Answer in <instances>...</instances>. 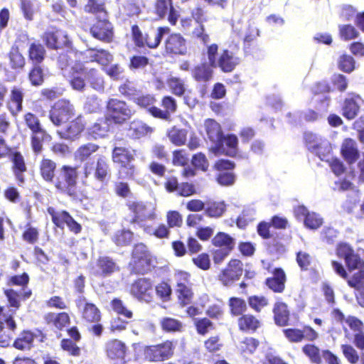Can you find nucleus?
I'll return each instance as SVG.
<instances>
[{
	"label": "nucleus",
	"instance_id": "obj_1",
	"mask_svg": "<svg viewBox=\"0 0 364 364\" xmlns=\"http://www.w3.org/2000/svg\"><path fill=\"white\" fill-rule=\"evenodd\" d=\"M207 58L211 66L219 68L224 73L232 72L240 63V58L233 51L224 49L219 54L216 43L207 46Z\"/></svg>",
	"mask_w": 364,
	"mask_h": 364
},
{
	"label": "nucleus",
	"instance_id": "obj_2",
	"mask_svg": "<svg viewBox=\"0 0 364 364\" xmlns=\"http://www.w3.org/2000/svg\"><path fill=\"white\" fill-rule=\"evenodd\" d=\"M139 151L125 147H115L112 151V161L120 166L119 178H132L136 172V168L132 161L139 154Z\"/></svg>",
	"mask_w": 364,
	"mask_h": 364
},
{
	"label": "nucleus",
	"instance_id": "obj_3",
	"mask_svg": "<svg viewBox=\"0 0 364 364\" xmlns=\"http://www.w3.org/2000/svg\"><path fill=\"white\" fill-rule=\"evenodd\" d=\"M77 168L63 166L58 176L53 181L55 188L60 193L67 194L73 198L77 197Z\"/></svg>",
	"mask_w": 364,
	"mask_h": 364
},
{
	"label": "nucleus",
	"instance_id": "obj_4",
	"mask_svg": "<svg viewBox=\"0 0 364 364\" xmlns=\"http://www.w3.org/2000/svg\"><path fill=\"white\" fill-rule=\"evenodd\" d=\"M304 140L308 149L316 154L321 161L331 159V146L329 141L311 132L304 133Z\"/></svg>",
	"mask_w": 364,
	"mask_h": 364
},
{
	"label": "nucleus",
	"instance_id": "obj_5",
	"mask_svg": "<svg viewBox=\"0 0 364 364\" xmlns=\"http://www.w3.org/2000/svg\"><path fill=\"white\" fill-rule=\"evenodd\" d=\"M107 119H112L116 124L124 123L134 114V111L125 102L117 99H110L107 102Z\"/></svg>",
	"mask_w": 364,
	"mask_h": 364
},
{
	"label": "nucleus",
	"instance_id": "obj_6",
	"mask_svg": "<svg viewBox=\"0 0 364 364\" xmlns=\"http://www.w3.org/2000/svg\"><path fill=\"white\" fill-rule=\"evenodd\" d=\"M105 350L107 357L114 364H127L130 361L128 358V347L120 340L108 341L105 344Z\"/></svg>",
	"mask_w": 364,
	"mask_h": 364
},
{
	"label": "nucleus",
	"instance_id": "obj_7",
	"mask_svg": "<svg viewBox=\"0 0 364 364\" xmlns=\"http://www.w3.org/2000/svg\"><path fill=\"white\" fill-rule=\"evenodd\" d=\"M127 205L134 215L131 220L132 223L141 224L146 220L156 219L155 208L151 203H145L142 201H129Z\"/></svg>",
	"mask_w": 364,
	"mask_h": 364
},
{
	"label": "nucleus",
	"instance_id": "obj_8",
	"mask_svg": "<svg viewBox=\"0 0 364 364\" xmlns=\"http://www.w3.org/2000/svg\"><path fill=\"white\" fill-rule=\"evenodd\" d=\"M173 342L166 341L158 345L146 347L144 357L146 360L151 362H161L169 359L173 355Z\"/></svg>",
	"mask_w": 364,
	"mask_h": 364
},
{
	"label": "nucleus",
	"instance_id": "obj_9",
	"mask_svg": "<svg viewBox=\"0 0 364 364\" xmlns=\"http://www.w3.org/2000/svg\"><path fill=\"white\" fill-rule=\"evenodd\" d=\"M83 170L86 179L93 175L94 178L100 183L101 187L105 183L109 173V164L105 156H100L95 166L93 163L86 162L83 166Z\"/></svg>",
	"mask_w": 364,
	"mask_h": 364
},
{
	"label": "nucleus",
	"instance_id": "obj_10",
	"mask_svg": "<svg viewBox=\"0 0 364 364\" xmlns=\"http://www.w3.org/2000/svg\"><path fill=\"white\" fill-rule=\"evenodd\" d=\"M130 294L141 302L150 303L154 298V288L151 281L146 278H140L131 286Z\"/></svg>",
	"mask_w": 364,
	"mask_h": 364
},
{
	"label": "nucleus",
	"instance_id": "obj_11",
	"mask_svg": "<svg viewBox=\"0 0 364 364\" xmlns=\"http://www.w3.org/2000/svg\"><path fill=\"white\" fill-rule=\"evenodd\" d=\"M204 127L209 139L215 144L214 146L210 148V151L215 156L220 155L224 152L223 132L220 125L215 120L208 119L204 122Z\"/></svg>",
	"mask_w": 364,
	"mask_h": 364
},
{
	"label": "nucleus",
	"instance_id": "obj_12",
	"mask_svg": "<svg viewBox=\"0 0 364 364\" xmlns=\"http://www.w3.org/2000/svg\"><path fill=\"white\" fill-rule=\"evenodd\" d=\"M73 112V107L69 101L60 100L56 102L53 107L50 119L54 124L60 125L71 118L74 114Z\"/></svg>",
	"mask_w": 364,
	"mask_h": 364
},
{
	"label": "nucleus",
	"instance_id": "obj_13",
	"mask_svg": "<svg viewBox=\"0 0 364 364\" xmlns=\"http://www.w3.org/2000/svg\"><path fill=\"white\" fill-rule=\"evenodd\" d=\"M337 255L343 258L350 272L355 270V269L364 268V262L360 256L355 253L353 248L346 243H341L337 247Z\"/></svg>",
	"mask_w": 364,
	"mask_h": 364
},
{
	"label": "nucleus",
	"instance_id": "obj_14",
	"mask_svg": "<svg viewBox=\"0 0 364 364\" xmlns=\"http://www.w3.org/2000/svg\"><path fill=\"white\" fill-rule=\"evenodd\" d=\"M151 262V255L147 247L143 243L136 245L132 252V263L135 270L139 273L146 272L149 269Z\"/></svg>",
	"mask_w": 364,
	"mask_h": 364
},
{
	"label": "nucleus",
	"instance_id": "obj_15",
	"mask_svg": "<svg viewBox=\"0 0 364 364\" xmlns=\"http://www.w3.org/2000/svg\"><path fill=\"white\" fill-rule=\"evenodd\" d=\"M242 263L238 259H231L221 272L219 279L225 286H230L242 274Z\"/></svg>",
	"mask_w": 364,
	"mask_h": 364
},
{
	"label": "nucleus",
	"instance_id": "obj_16",
	"mask_svg": "<svg viewBox=\"0 0 364 364\" xmlns=\"http://www.w3.org/2000/svg\"><path fill=\"white\" fill-rule=\"evenodd\" d=\"M112 60V55L104 49L88 48L82 52V63L96 62L107 67Z\"/></svg>",
	"mask_w": 364,
	"mask_h": 364
},
{
	"label": "nucleus",
	"instance_id": "obj_17",
	"mask_svg": "<svg viewBox=\"0 0 364 364\" xmlns=\"http://www.w3.org/2000/svg\"><path fill=\"white\" fill-rule=\"evenodd\" d=\"M47 46L53 49L61 48L69 44L67 33L62 30H48L43 36Z\"/></svg>",
	"mask_w": 364,
	"mask_h": 364
},
{
	"label": "nucleus",
	"instance_id": "obj_18",
	"mask_svg": "<svg viewBox=\"0 0 364 364\" xmlns=\"http://www.w3.org/2000/svg\"><path fill=\"white\" fill-rule=\"evenodd\" d=\"M49 213L52 215L53 223L58 228H63L66 224L70 231L75 234L81 231V225L77 223L66 211L54 213L53 210L48 209Z\"/></svg>",
	"mask_w": 364,
	"mask_h": 364
},
{
	"label": "nucleus",
	"instance_id": "obj_19",
	"mask_svg": "<svg viewBox=\"0 0 364 364\" xmlns=\"http://www.w3.org/2000/svg\"><path fill=\"white\" fill-rule=\"evenodd\" d=\"M166 51L168 53L183 55L186 53L185 38L178 33H172L165 41Z\"/></svg>",
	"mask_w": 364,
	"mask_h": 364
},
{
	"label": "nucleus",
	"instance_id": "obj_20",
	"mask_svg": "<svg viewBox=\"0 0 364 364\" xmlns=\"http://www.w3.org/2000/svg\"><path fill=\"white\" fill-rule=\"evenodd\" d=\"M78 309H82V318L88 322H97L100 319V312L97 307L86 301L84 297H80L76 301Z\"/></svg>",
	"mask_w": 364,
	"mask_h": 364
},
{
	"label": "nucleus",
	"instance_id": "obj_21",
	"mask_svg": "<svg viewBox=\"0 0 364 364\" xmlns=\"http://www.w3.org/2000/svg\"><path fill=\"white\" fill-rule=\"evenodd\" d=\"M162 106L166 109L165 111L156 107H151L149 108V113L155 117L162 119H168L170 114L175 112L177 108L175 99L171 96H166L163 98Z\"/></svg>",
	"mask_w": 364,
	"mask_h": 364
},
{
	"label": "nucleus",
	"instance_id": "obj_22",
	"mask_svg": "<svg viewBox=\"0 0 364 364\" xmlns=\"http://www.w3.org/2000/svg\"><path fill=\"white\" fill-rule=\"evenodd\" d=\"M92 36L98 40L109 42L113 37L112 24L107 21H99L90 29Z\"/></svg>",
	"mask_w": 364,
	"mask_h": 364
},
{
	"label": "nucleus",
	"instance_id": "obj_23",
	"mask_svg": "<svg viewBox=\"0 0 364 364\" xmlns=\"http://www.w3.org/2000/svg\"><path fill=\"white\" fill-rule=\"evenodd\" d=\"M361 98L358 95H349L343 102L342 114L348 119H354L358 114Z\"/></svg>",
	"mask_w": 364,
	"mask_h": 364
},
{
	"label": "nucleus",
	"instance_id": "obj_24",
	"mask_svg": "<svg viewBox=\"0 0 364 364\" xmlns=\"http://www.w3.org/2000/svg\"><path fill=\"white\" fill-rule=\"evenodd\" d=\"M156 10L157 14L161 18H164L168 15V20L172 24L175 25L177 22L179 14L176 11L171 0H158L156 5Z\"/></svg>",
	"mask_w": 364,
	"mask_h": 364
},
{
	"label": "nucleus",
	"instance_id": "obj_25",
	"mask_svg": "<svg viewBox=\"0 0 364 364\" xmlns=\"http://www.w3.org/2000/svg\"><path fill=\"white\" fill-rule=\"evenodd\" d=\"M342 156L348 164L355 162L360 157V151L356 141L352 139H346L341 145Z\"/></svg>",
	"mask_w": 364,
	"mask_h": 364
},
{
	"label": "nucleus",
	"instance_id": "obj_26",
	"mask_svg": "<svg viewBox=\"0 0 364 364\" xmlns=\"http://www.w3.org/2000/svg\"><path fill=\"white\" fill-rule=\"evenodd\" d=\"M73 71L72 78L70 83L73 89L77 91H82L85 87V82L81 75L85 76V68L82 63H76L72 66Z\"/></svg>",
	"mask_w": 364,
	"mask_h": 364
},
{
	"label": "nucleus",
	"instance_id": "obj_27",
	"mask_svg": "<svg viewBox=\"0 0 364 364\" xmlns=\"http://www.w3.org/2000/svg\"><path fill=\"white\" fill-rule=\"evenodd\" d=\"M286 275L282 269L274 270L273 277L266 280L267 287L275 292H282L284 289Z\"/></svg>",
	"mask_w": 364,
	"mask_h": 364
},
{
	"label": "nucleus",
	"instance_id": "obj_28",
	"mask_svg": "<svg viewBox=\"0 0 364 364\" xmlns=\"http://www.w3.org/2000/svg\"><path fill=\"white\" fill-rule=\"evenodd\" d=\"M316 102H318L316 109L318 112L309 110L305 114V119L306 121H314L318 119V117L327 111L329 105V98L326 95H317L315 98Z\"/></svg>",
	"mask_w": 364,
	"mask_h": 364
},
{
	"label": "nucleus",
	"instance_id": "obj_29",
	"mask_svg": "<svg viewBox=\"0 0 364 364\" xmlns=\"http://www.w3.org/2000/svg\"><path fill=\"white\" fill-rule=\"evenodd\" d=\"M23 98V92L18 88L14 87L11 92L10 99L7 105L8 109L13 116L17 115L22 111Z\"/></svg>",
	"mask_w": 364,
	"mask_h": 364
},
{
	"label": "nucleus",
	"instance_id": "obj_30",
	"mask_svg": "<svg viewBox=\"0 0 364 364\" xmlns=\"http://www.w3.org/2000/svg\"><path fill=\"white\" fill-rule=\"evenodd\" d=\"M85 128L83 121L81 117H77L72 121L68 128L64 132H58L62 138L66 139H73L77 137Z\"/></svg>",
	"mask_w": 364,
	"mask_h": 364
},
{
	"label": "nucleus",
	"instance_id": "obj_31",
	"mask_svg": "<svg viewBox=\"0 0 364 364\" xmlns=\"http://www.w3.org/2000/svg\"><path fill=\"white\" fill-rule=\"evenodd\" d=\"M56 164L49 159L43 158L39 164V171L41 177L47 182H53Z\"/></svg>",
	"mask_w": 364,
	"mask_h": 364
},
{
	"label": "nucleus",
	"instance_id": "obj_32",
	"mask_svg": "<svg viewBox=\"0 0 364 364\" xmlns=\"http://www.w3.org/2000/svg\"><path fill=\"white\" fill-rule=\"evenodd\" d=\"M11 306L18 309L20 306V299H28L31 295L28 289H22L19 292L14 289H6L4 291Z\"/></svg>",
	"mask_w": 364,
	"mask_h": 364
},
{
	"label": "nucleus",
	"instance_id": "obj_33",
	"mask_svg": "<svg viewBox=\"0 0 364 364\" xmlns=\"http://www.w3.org/2000/svg\"><path fill=\"white\" fill-rule=\"evenodd\" d=\"M109 126L108 119H101L88 129V133L95 139L103 138L108 133Z\"/></svg>",
	"mask_w": 364,
	"mask_h": 364
},
{
	"label": "nucleus",
	"instance_id": "obj_34",
	"mask_svg": "<svg viewBox=\"0 0 364 364\" xmlns=\"http://www.w3.org/2000/svg\"><path fill=\"white\" fill-rule=\"evenodd\" d=\"M168 27H159L156 30H151L145 37V45L150 48H155L159 45L164 34L168 33Z\"/></svg>",
	"mask_w": 364,
	"mask_h": 364
},
{
	"label": "nucleus",
	"instance_id": "obj_35",
	"mask_svg": "<svg viewBox=\"0 0 364 364\" xmlns=\"http://www.w3.org/2000/svg\"><path fill=\"white\" fill-rule=\"evenodd\" d=\"M97 269L93 273L97 275H108L117 269V265L113 260L108 257H101L98 259Z\"/></svg>",
	"mask_w": 364,
	"mask_h": 364
},
{
	"label": "nucleus",
	"instance_id": "obj_36",
	"mask_svg": "<svg viewBox=\"0 0 364 364\" xmlns=\"http://www.w3.org/2000/svg\"><path fill=\"white\" fill-rule=\"evenodd\" d=\"M213 68L209 62L208 64L202 63L193 69V77L198 82H208L213 77Z\"/></svg>",
	"mask_w": 364,
	"mask_h": 364
},
{
	"label": "nucleus",
	"instance_id": "obj_37",
	"mask_svg": "<svg viewBox=\"0 0 364 364\" xmlns=\"http://www.w3.org/2000/svg\"><path fill=\"white\" fill-rule=\"evenodd\" d=\"M50 139V135L43 129L31 132V147L36 154L42 151L43 141Z\"/></svg>",
	"mask_w": 364,
	"mask_h": 364
},
{
	"label": "nucleus",
	"instance_id": "obj_38",
	"mask_svg": "<svg viewBox=\"0 0 364 364\" xmlns=\"http://www.w3.org/2000/svg\"><path fill=\"white\" fill-rule=\"evenodd\" d=\"M21 10L24 18L31 21L33 20L34 16L38 13L40 4L36 0H21Z\"/></svg>",
	"mask_w": 364,
	"mask_h": 364
},
{
	"label": "nucleus",
	"instance_id": "obj_39",
	"mask_svg": "<svg viewBox=\"0 0 364 364\" xmlns=\"http://www.w3.org/2000/svg\"><path fill=\"white\" fill-rule=\"evenodd\" d=\"M152 129L141 121L134 120L131 122L128 130V135L132 138L139 139L149 133Z\"/></svg>",
	"mask_w": 364,
	"mask_h": 364
},
{
	"label": "nucleus",
	"instance_id": "obj_40",
	"mask_svg": "<svg viewBox=\"0 0 364 364\" xmlns=\"http://www.w3.org/2000/svg\"><path fill=\"white\" fill-rule=\"evenodd\" d=\"M275 323L279 326H285L289 320L287 306L283 302H277L273 309Z\"/></svg>",
	"mask_w": 364,
	"mask_h": 364
},
{
	"label": "nucleus",
	"instance_id": "obj_41",
	"mask_svg": "<svg viewBox=\"0 0 364 364\" xmlns=\"http://www.w3.org/2000/svg\"><path fill=\"white\" fill-rule=\"evenodd\" d=\"M73 58H75L76 61L82 62V52L70 50L66 53H61L58 60L59 67L62 70L65 69L66 67L72 64Z\"/></svg>",
	"mask_w": 364,
	"mask_h": 364
},
{
	"label": "nucleus",
	"instance_id": "obj_42",
	"mask_svg": "<svg viewBox=\"0 0 364 364\" xmlns=\"http://www.w3.org/2000/svg\"><path fill=\"white\" fill-rule=\"evenodd\" d=\"M85 77L91 87L97 91L104 90V80L98 71L95 69L87 70L85 68Z\"/></svg>",
	"mask_w": 364,
	"mask_h": 364
},
{
	"label": "nucleus",
	"instance_id": "obj_43",
	"mask_svg": "<svg viewBox=\"0 0 364 364\" xmlns=\"http://www.w3.org/2000/svg\"><path fill=\"white\" fill-rule=\"evenodd\" d=\"M36 336L31 331H23L14 343V346L18 350H29Z\"/></svg>",
	"mask_w": 364,
	"mask_h": 364
},
{
	"label": "nucleus",
	"instance_id": "obj_44",
	"mask_svg": "<svg viewBox=\"0 0 364 364\" xmlns=\"http://www.w3.org/2000/svg\"><path fill=\"white\" fill-rule=\"evenodd\" d=\"M99 149V146L93 143H87L80 146L75 152V158L80 161H84Z\"/></svg>",
	"mask_w": 364,
	"mask_h": 364
},
{
	"label": "nucleus",
	"instance_id": "obj_45",
	"mask_svg": "<svg viewBox=\"0 0 364 364\" xmlns=\"http://www.w3.org/2000/svg\"><path fill=\"white\" fill-rule=\"evenodd\" d=\"M259 346V341L254 338H245L238 344V350L244 357L252 355Z\"/></svg>",
	"mask_w": 364,
	"mask_h": 364
},
{
	"label": "nucleus",
	"instance_id": "obj_46",
	"mask_svg": "<svg viewBox=\"0 0 364 364\" xmlns=\"http://www.w3.org/2000/svg\"><path fill=\"white\" fill-rule=\"evenodd\" d=\"M10 66L12 69H22L25 65V58L17 46H13L8 54Z\"/></svg>",
	"mask_w": 364,
	"mask_h": 364
},
{
	"label": "nucleus",
	"instance_id": "obj_47",
	"mask_svg": "<svg viewBox=\"0 0 364 364\" xmlns=\"http://www.w3.org/2000/svg\"><path fill=\"white\" fill-rule=\"evenodd\" d=\"M212 242L216 247H223V249L228 250H232L235 245L234 238L225 232H218L213 237Z\"/></svg>",
	"mask_w": 364,
	"mask_h": 364
},
{
	"label": "nucleus",
	"instance_id": "obj_48",
	"mask_svg": "<svg viewBox=\"0 0 364 364\" xmlns=\"http://www.w3.org/2000/svg\"><path fill=\"white\" fill-rule=\"evenodd\" d=\"M187 131L173 127L168 134L170 141L176 146L183 145L186 141Z\"/></svg>",
	"mask_w": 364,
	"mask_h": 364
},
{
	"label": "nucleus",
	"instance_id": "obj_49",
	"mask_svg": "<svg viewBox=\"0 0 364 364\" xmlns=\"http://www.w3.org/2000/svg\"><path fill=\"white\" fill-rule=\"evenodd\" d=\"M167 84L171 92L177 96H182L187 90L184 81L178 77H170Z\"/></svg>",
	"mask_w": 364,
	"mask_h": 364
},
{
	"label": "nucleus",
	"instance_id": "obj_50",
	"mask_svg": "<svg viewBox=\"0 0 364 364\" xmlns=\"http://www.w3.org/2000/svg\"><path fill=\"white\" fill-rule=\"evenodd\" d=\"M161 328L166 332H179L183 328L182 323L173 318L165 317L161 321Z\"/></svg>",
	"mask_w": 364,
	"mask_h": 364
},
{
	"label": "nucleus",
	"instance_id": "obj_51",
	"mask_svg": "<svg viewBox=\"0 0 364 364\" xmlns=\"http://www.w3.org/2000/svg\"><path fill=\"white\" fill-rule=\"evenodd\" d=\"M176 294L180 304L182 306H185L191 303L193 298V292L191 286L180 284L178 287H176Z\"/></svg>",
	"mask_w": 364,
	"mask_h": 364
},
{
	"label": "nucleus",
	"instance_id": "obj_52",
	"mask_svg": "<svg viewBox=\"0 0 364 364\" xmlns=\"http://www.w3.org/2000/svg\"><path fill=\"white\" fill-rule=\"evenodd\" d=\"M29 58L36 64L43 61L45 56V48L41 44L32 43L29 48Z\"/></svg>",
	"mask_w": 364,
	"mask_h": 364
},
{
	"label": "nucleus",
	"instance_id": "obj_53",
	"mask_svg": "<svg viewBox=\"0 0 364 364\" xmlns=\"http://www.w3.org/2000/svg\"><path fill=\"white\" fill-rule=\"evenodd\" d=\"M238 324L241 330H256L259 325V321L252 315H245L242 316Z\"/></svg>",
	"mask_w": 364,
	"mask_h": 364
},
{
	"label": "nucleus",
	"instance_id": "obj_54",
	"mask_svg": "<svg viewBox=\"0 0 364 364\" xmlns=\"http://www.w3.org/2000/svg\"><path fill=\"white\" fill-rule=\"evenodd\" d=\"M255 210L253 208H246L237 219V225L240 228H245L247 224L255 219Z\"/></svg>",
	"mask_w": 364,
	"mask_h": 364
},
{
	"label": "nucleus",
	"instance_id": "obj_55",
	"mask_svg": "<svg viewBox=\"0 0 364 364\" xmlns=\"http://www.w3.org/2000/svg\"><path fill=\"white\" fill-rule=\"evenodd\" d=\"M226 209L224 202H213L208 205L205 213L209 217L219 218L223 215Z\"/></svg>",
	"mask_w": 364,
	"mask_h": 364
},
{
	"label": "nucleus",
	"instance_id": "obj_56",
	"mask_svg": "<svg viewBox=\"0 0 364 364\" xmlns=\"http://www.w3.org/2000/svg\"><path fill=\"white\" fill-rule=\"evenodd\" d=\"M133 238V232L130 230H122L117 231L113 236V241L117 245H127L131 242Z\"/></svg>",
	"mask_w": 364,
	"mask_h": 364
},
{
	"label": "nucleus",
	"instance_id": "obj_57",
	"mask_svg": "<svg viewBox=\"0 0 364 364\" xmlns=\"http://www.w3.org/2000/svg\"><path fill=\"white\" fill-rule=\"evenodd\" d=\"M323 218L315 212H310L304 221L305 227L311 230H316L323 224Z\"/></svg>",
	"mask_w": 364,
	"mask_h": 364
},
{
	"label": "nucleus",
	"instance_id": "obj_58",
	"mask_svg": "<svg viewBox=\"0 0 364 364\" xmlns=\"http://www.w3.org/2000/svg\"><path fill=\"white\" fill-rule=\"evenodd\" d=\"M339 33L341 38L345 41L354 39L359 35V32L355 29V28L350 24L340 25Z\"/></svg>",
	"mask_w": 364,
	"mask_h": 364
},
{
	"label": "nucleus",
	"instance_id": "obj_59",
	"mask_svg": "<svg viewBox=\"0 0 364 364\" xmlns=\"http://www.w3.org/2000/svg\"><path fill=\"white\" fill-rule=\"evenodd\" d=\"M191 36L203 45L207 44L210 41V36L205 32L203 24H198L192 31Z\"/></svg>",
	"mask_w": 364,
	"mask_h": 364
},
{
	"label": "nucleus",
	"instance_id": "obj_60",
	"mask_svg": "<svg viewBox=\"0 0 364 364\" xmlns=\"http://www.w3.org/2000/svg\"><path fill=\"white\" fill-rule=\"evenodd\" d=\"M111 306L117 314L122 315L127 318H131L133 316L132 312L127 309L122 301L119 299H114L111 302Z\"/></svg>",
	"mask_w": 364,
	"mask_h": 364
},
{
	"label": "nucleus",
	"instance_id": "obj_61",
	"mask_svg": "<svg viewBox=\"0 0 364 364\" xmlns=\"http://www.w3.org/2000/svg\"><path fill=\"white\" fill-rule=\"evenodd\" d=\"M23 119L27 127L31 132L43 129L38 118L31 112H27L23 116Z\"/></svg>",
	"mask_w": 364,
	"mask_h": 364
},
{
	"label": "nucleus",
	"instance_id": "obj_62",
	"mask_svg": "<svg viewBox=\"0 0 364 364\" xmlns=\"http://www.w3.org/2000/svg\"><path fill=\"white\" fill-rule=\"evenodd\" d=\"M250 306L255 311L259 312L269 304L268 300L263 296H252L248 299Z\"/></svg>",
	"mask_w": 364,
	"mask_h": 364
},
{
	"label": "nucleus",
	"instance_id": "obj_63",
	"mask_svg": "<svg viewBox=\"0 0 364 364\" xmlns=\"http://www.w3.org/2000/svg\"><path fill=\"white\" fill-rule=\"evenodd\" d=\"M193 263L199 269L206 271L210 267V257L207 253H201L192 258Z\"/></svg>",
	"mask_w": 364,
	"mask_h": 364
},
{
	"label": "nucleus",
	"instance_id": "obj_64",
	"mask_svg": "<svg viewBox=\"0 0 364 364\" xmlns=\"http://www.w3.org/2000/svg\"><path fill=\"white\" fill-rule=\"evenodd\" d=\"M231 313L238 316L242 314L246 309V304L244 300L240 298H231L229 301Z\"/></svg>",
	"mask_w": 364,
	"mask_h": 364
}]
</instances>
